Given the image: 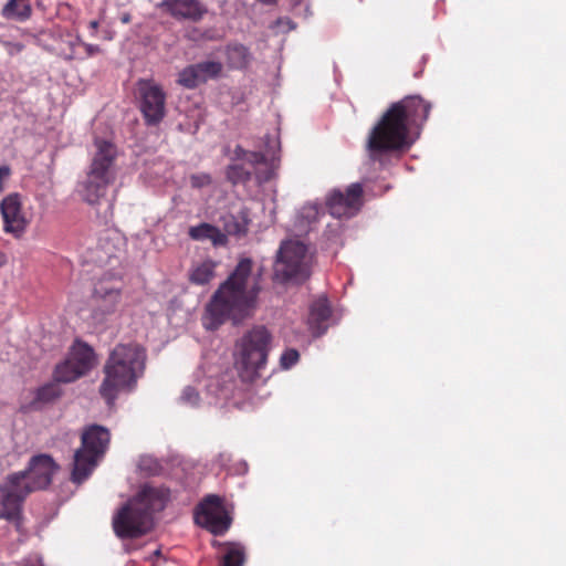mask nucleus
Returning <instances> with one entry per match:
<instances>
[{
	"instance_id": "obj_24",
	"label": "nucleus",
	"mask_w": 566,
	"mask_h": 566,
	"mask_svg": "<svg viewBox=\"0 0 566 566\" xmlns=\"http://www.w3.org/2000/svg\"><path fill=\"white\" fill-rule=\"evenodd\" d=\"M227 61L230 67L243 69L251 61V54L242 44L233 43L227 48Z\"/></svg>"
},
{
	"instance_id": "obj_13",
	"label": "nucleus",
	"mask_w": 566,
	"mask_h": 566,
	"mask_svg": "<svg viewBox=\"0 0 566 566\" xmlns=\"http://www.w3.org/2000/svg\"><path fill=\"white\" fill-rule=\"evenodd\" d=\"M139 108L147 125H156L166 113V95L163 88L153 81L140 80L137 83Z\"/></svg>"
},
{
	"instance_id": "obj_34",
	"label": "nucleus",
	"mask_w": 566,
	"mask_h": 566,
	"mask_svg": "<svg viewBox=\"0 0 566 566\" xmlns=\"http://www.w3.org/2000/svg\"><path fill=\"white\" fill-rule=\"evenodd\" d=\"M211 182V177L208 174H196L191 175L190 177V184L193 188H202Z\"/></svg>"
},
{
	"instance_id": "obj_10",
	"label": "nucleus",
	"mask_w": 566,
	"mask_h": 566,
	"mask_svg": "<svg viewBox=\"0 0 566 566\" xmlns=\"http://www.w3.org/2000/svg\"><path fill=\"white\" fill-rule=\"evenodd\" d=\"M122 283L115 276L105 274L94 286L92 296L93 318L103 323L113 314L120 301Z\"/></svg>"
},
{
	"instance_id": "obj_37",
	"label": "nucleus",
	"mask_w": 566,
	"mask_h": 566,
	"mask_svg": "<svg viewBox=\"0 0 566 566\" xmlns=\"http://www.w3.org/2000/svg\"><path fill=\"white\" fill-rule=\"evenodd\" d=\"M22 566H44V565H43L42 558L40 556L35 555V556L27 559Z\"/></svg>"
},
{
	"instance_id": "obj_4",
	"label": "nucleus",
	"mask_w": 566,
	"mask_h": 566,
	"mask_svg": "<svg viewBox=\"0 0 566 566\" xmlns=\"http://www.w3.org/2000/svg\"><path fill=\"white\" fill-rule=\"evenodd\" d=\"M146 353L138 344H119L104 366L105 378L99 387L102 397L112 405L122 390L134 388L145 370Z\"/></svg>"
},
{
	"instance_id": "obj_42",
	"label": "nucleus",
	"mask_w": 566,
	"mask_h": 566,
	"mask_svg": "<svg viewBox=\"0 0 566 566\" xmlns=\"http://www.w3.org/2000/svg\"><path fill=\"white\" fill-rule=\"evenodd\" d=\"M6 262L4 255L0 253V266H2Z\"/></svg>"
},
{
	"instance_id": "obj_25",
	"label": "nucleus",
	"mask_w": 566,
	"mask_h": 566,
	"mask_svg": "<svg viewBox=\"0 0 566 566\" xmlns=\"http://www.w3.org/2000/svg\"><path fill=\"white\" fill-rule=\"evenodd\" d=\"M31 13L28 0H9L3 7L2 14L6 18L27 19Z\"/></svg>"
},
{
	"instance_id": "obj_33",
	"label": "nucleus",
	"mask_w": 566,
	"mask_h": 566,
	"mask_svg": "<svg viewBox=\"0 0 566 566\" xmlns=\"http://www.w3.org/2000/svg\"><path fill=\"white\" fill-rule=\"evenodd\" d=\"M298 352L295 349H287L285 350L280 359L281 366L284 369H289L292 366H294L298 360Z\"/></svg>"
},
{
	"instance_id": "obj_31",
	"label": "nucleus",
	"mask_w": 566,
	"mask_h": 566,
	"mask_svg": "<svg viewBox=\"0 0 566 566\" xmlns=\"http://www.w3.org/2000/svg\"><path fill=\"white\" fill-rule=\"evenodd\" d=\"M200 395L197 388L187 386L180 395V401L190 407H197L200 403Z\"/></svg>"
},
{
	"instance_id": "obj_30",
	"label": "nucleus",
	"mask_w": 566,
	"mask_h": 566,
	"mask_svg": "<svg viewBox=\"0 0 566 566\" xmlns=\"http://www.w3.org/2000/svg\"><path fill=\"white\" fill-rule=\"evenodd\" d=\"M251 170L243 164H232L227 169V177L232 184L244 182L250 179Z\"/></svg>"
},
{
	"instance_id": "obj_39",
	"label": "nucleus",
	"mask_w": 566,
	"mask_h": 566,
	"mask_svg": "<svg viewBox=\"0 0 566 566\" xmlns=\"http://www.w3.org/2000/svg\"><path fill=\"white\" fill-rule=\"evenodd\" d=\"M277 24H279V25H286V27H289V29H290V30H291V29H294V24H293L289 19H285V20L280 19V20L277 21Z\"/></svg>"
},
{
	"instance_id": "obj_32",
	"label": "nucleus",
	"mask_w": 566,
	"mask_h": 566,
	"mask_svg": "<svg viewBox=\"0 0 566 566\" xmlns=\"http://www.w3.org/2000/svg\"><path fill=\"white\" fill-rule=\"evenodd\" d=\"M95 261L99 265H111L114 266L116 262H118V258L114 253H109L105 250V247L101 244L99 249L96 252Z\"/></svg>"
},
{
	"instance_id": "obj_14",
	"label": "nucleus",
	"mask_w": 566,
	"mask_h": 566,
	"mask_svg": "<svg viewBox=\"0 0 566 566\" xmlns=\"http://www.w3.org/2000/svg\"><path fill=\"white\" fill-rule=\"evenodd\" d=\"M20 474H10L0 484V520L14 522L19 518L27 493L19 484Z\"/></svg>"
},
{
	"instance_id": "obj_26",
	"label": "nucleus",
	"mask_w": 566,
	"mask_h": 566,
	"mask_svg": "<svg viewBox=\"0 0 566 566\" xmlns=\"http://www.w3.org/2000/svg\"><path fill=\"white\" fill-rule=\"evenodd\" d=\"M244 560V549L240 544L226 545V552L222 556L223 566H243Z\"/></svg>"
},
{
	"instance_id": "obj_43",
	"label": "nucleus",
	"mask_w": 566,
	"mask_h": 566,
	"mask_svg": "<svg viewBox=\"0 0 566 566\" xmlns=\"http://www.w3.org/2000/svg\"><path fill=\"white\" fill-rule=\"evenodd\" d=\"M154 555H155V556H159V555H160V551H159V549L155 551V552H154Z\"/></svg>"
},
{
	"instance_id": "obj_38",
	"label": "nucleus",
	"mask_w": 566,
	"mask_h": 566,
	"mask_svg": "<svg viewBox=\"0 0 566 566\" xmlns=\"http://www.w3.org/2000/svg\"><path fill=\"white\" fill-rule=\"evenodd\" d=\"M84 46H85V50H86L87 54L91 55V56L99 52V46L98 45L87 44L86 43V44H84Z\"/></svg>"
},
{
	"instance_id": "obj_29",
	"label": "nucleus",
	"mask_w": 566,
	"mask_h": 566,
	"mask_svg": "<svg viewBox=\"0 0 566 566\" xmlns=\"http://www.w3.org/2000/svg\"><path fill=\"white\" fill-rule=\"evenodd\" d=\"M196 65L199 71L201 82H206L209 78L218 76L222 70V64L216 61H206Z\"/></svg>"
},
{
	"instance_id": "obj_17",
	"label": "nucleus",
	"mask_w": 566,
	"mask_h": 566,
	"mask_svg": "<svg viewBox=\"0 0 566 566\" xmlns=\"http://www.w3.org/2000/svg\"><path fill=\"white\" fill-rule=\"evenodd\" d=\"M159 7L178 20L198 21L206 12L198 0H163Z\"/></svg>"
},
{
	"instance_id": "obj_18",
	"label": "nucleus",
	"mask_w": 566,
	"mask_h": 566,
	"mask_svg": "<svg viewBox=\"0 0 566 566\" xmlns=\"http://www.w3.org/2000/svg\"><path fill=\"white\" fill-rule=\"evenodd\" d=\"M280 149V142L276 136H266L263 151H247L241 146L234 149L237 159H242L251 166L265 163L269 159H274L275 154Z\"/></svg>"
},
{
	"instance_id": "obj_20",
	"label": "nucleus",
	"mask_w": 566,
	"mask_h": 566,
	"mask_svg": "<svg viewBox=\"0 0 566 566\" xmlns=\"http://www.w3.org/2000/svg\"><path fill=\"white\" fill-rule=\"evenodd\" d=\"M321 216H324L323 207L316 202H307L297 210L294 228L300 232H308L314 228Z\"/></svg>"
},
{
	"instance_id": "obj_1",
	"label": "nucleus",
	"mask_w": 566,
	"mask_h": 566,
	"mask_svg": "<svg viewBox=\"0 0 566 566\" xmlns=\"http://www.w3.org/2000/svg\"><path fill=\"white\" fill-rule=\"evenodd\" d=\"M260 292V274L252 272V261L241 260L206 305L202 325L214 331L228 319L241 323L252 316Z\"/></svg>"
},
{
	"instance_id": "obj_15",
	"label": "nucleus",
	"mask_w": 566,
	"mask_h": 566,
	"mask_svg": "<svg viewBox=\"0 0 566 566\" xmlns=\"http://www.w3.org/2000/svg\"><path fill=\"white\" fill-rule=\"evenodd\" d=\"M361 185L356 182L347 187L346 191L333 190L326 199L329 213L335 218H350L360 209Z\"/></svg>"
},
{
	"instance_id": "obj_16",
	"label": "nucleus",
	"mask_w": 566,
	"mask_h": 566,
	"mask_svg": "<svg viewBox=\"0 0 566 566\" xmlns=\"http://www.w3.org/2000/svg\"><path fill=\"white\" fill-rule=\"evenodd\" d=\"M0 211L4 223V231L20 235L27 227V219L22 212L21 200L18 193H10L0 202Z\"/></svg>"
},
{
	"instance_id": "obj_27",
	"label": "nucleus",
	"mask_w": 566,
	"mask_h": 566,
	"mask_svg": "<svg viewBox=\"0 0 566 566\" xmlns=\"http://www.w3.org/2000/svg\"><path fill=\"white\" fill-rule=\"evenodd\" d=\"M178 83L187 88H193L201 82L197 65H190L184 69L178 76Z\"/></svg>"
},
{
	"instance_id": "obj_6",
	"label": "nucleus",
	"mask_w": 566,
	"mask_h": 566,
	"mask_svg": "<svg viewBox=\"0 0 566 566\" xmlns=\"http://www.w3.org/2000/svg\"><path fill=\"white\" fill-rule=\"evenodd\" d=\"M271 334L263 326L247 332L235 345V366L245 379H253L264 368L271 348Z\"/></svg>"
},
{
	"instance_id": "obj_41",
	"label": "nucleus",
	"mask_w": 566,
	"mask_h": 566,
	"mask_svg": "<svg viewBox=\"0 0 566 566\" xmlns=\"http://www.w3.org/2000/svg\"><path fill=\"white\" fill-rule=\"evenodd\" d=\"M90 27L93 29V30H96L97 27H98V22L97 21H91L90 22Z\"/></svg>"
},
{
	"instance_id": "obj_22",
	"label": "nucleus",
	"mask_w": 566,
	"mask_h": 566,
	"mask_svg": "<svg viewBox=\"0 0 566 566\" xmlns=\"http://www.w3.org/2000/svg\"><path fill=\"white\" fill-rule=\"evenodd\" d=\"M189 235L193 240H210L213 245H223L227 242L226 234L209 223H201L197 227H191Z\"/></svg>"
},
{
	"instance_id": "obj_7",
	"label": "nucleus",
	"mask_w": 566,
	"mask_h": 566,
	"mask_svg": "<svg viewBox=\"0 0 566 566\" xmlns=\"http://www.w3.org/2000/svg\"><path fill=\"white\" fill-rule=\"evenodd\" d=\"M313 252L303 241L287 239L281 242L274 264V275L282 282L305 281L311 275Z\"/></svg>"
},
{
	"instance_id": "obj_2",
	"label": "nucleus",
	"mask_w": 566,
	"mask_h": 566,
	"mask_svg": "<svg viewBox=\"0 0 566 566\" xmlns=\"http://www.w3.org/2000/svg\"><path fill=\"white\" fill-rule=\"evenodd\" d=\"M431 104L420 96H408L390 106L373 127L367 139V151L373 161H380L384 154L408 149L416 140L410 128L423 124Z\"/></svg>"
},
{
	"instance_id": "obj_35",
	"label": "nucleus",
	"mask_w": 566,
	"mask_h": 566,
	"mask_svg": "<svg viewBox=\"0 0 566 566\" xmlns=\"http://www.w3.org/2000/svg\"><path fill=\"white\" fill-rule=\"evenodd\" d=\"M188 38L192 41L212 40L213 35L210 31L202 32L198 29H192L188 32Z\"/></svg>"
},
{
	"instance_id": "obj_23",
	"label": "nucleus",
	"mask_w": 566,
	"mask_h": 566,
	"mask_svg": "<svg viewBox=\"0 0 566 566\" xmlns=\"http://www.w3.org/2000/svg\"><path fill=\"white\" fill-rule=\"evenodd\" d=\"M214 268L216 263L211 260L195 264L189 273L190 282L197 285L209 283L214 276Z\"/></svg>"
},
{
	"instance_id": "obj_28",
	"label": "nucleus",
	"mask_w": 566,
	"mask_h": 566,
	"mask_svg": "<svg viewBox=\"0 0 566 566\" xmlns=\"http://www.w3.org/2000/svg\"><path fill=\"white\" fill-rule=\"evenodd\" d=\"M61 395L60 387L55 382H49L40 387L35 392L34 403H46Z\"/></svg>"
},
{
	"instance_id": "obj_21",
	"label": "nucleus",
	"mask_w": 566,
	"mask_h": 566,
	"mask_svg": "<svg viewBox=\"0 0 566 566\" xmlns=\"http://www.w3.org/2000/svg\"><path fill=\"white\" fill-rule=\"evenodd\" d=\"M250 221V209L243 207L235 214L224 217V231L230 235L241 238L247 234Z\"/></svg>"
},
{
	"instance_id": "obj_11",
	"label": "nucleus",
	"mask_w": 566,
	"mask_h": 566,
	"mask_svg": "<svg viewBox=\"0 0 566 566\" xmlns=\"http://www.w3.org/2000/svg\"><path fill=\"white\" fill-rule=\"evenodd\" d=\"M195 521L212 534L222 535L229 530L232 520L223 505L222 499L210 494L197 506Z\"/></svg>"
},
{
	"instance_id": "obj_40",
	"label": "nucleus",
	"mask_w": 566,
	"mask_h": 566,
	"mask_svg": "<svg viewBox=\"0 0 566 566\" xmlns=\"http://www.w3.org/2000/svg\"><path fill=\"white\" fill-rule=\"evenodd\" d=\"M120 20L123 23H128L130 21V15L126 13L120 18Z\"/></svg>"
},
{
	"instance_id": "obj_36",
	"label": "nucleus",
	"mask_w": 566,
	"mask_h": 566,
	"mask_svg": "<svg viewBox=\"0 0 566 566\" xmlns=\"http://www.w3.org/2000/svg\"><path fill=\"white\" fill-rule=\"evenodd\" d=\"M11 176V168L8 165L0 166V193L4 189L6 182L9 180Z\"/></svg>"
},
{
	"instance_id": "obj_9",
	"label": "nucleus",
	"mask_w": 566,
	"mask_h": 566,
	"mask_svg": "<svg viewBox=\"0 0 566 566\" xmlns=\"http://www.w3.org/2000/svg\"><path fill=\"white\" fill-rule=\"evenodd\" d=\"M96 364L92 347L82 342H76L64 361L56 365L54 380L56 382H72L87 374Z\"/></svg>"
},
{
	"instance_id": "obj_8",
	"label": "nucleus",
	"mask_w": 566,
	"mask_h": 566,
	"mask_svg": "<svg viewBox=\"0 0 566 566\" xmlns=\"http://www.w3.org/2000/svg\"><path fill=\"white\" fill-rule=\"evenodd\" d=\"M111 434L105 427L93 424L82 434V448L73 460L72 480L82 483L93 472L109 444Z\"/></svg>"
},
{
	"instance_id": "obj_3",
	"label": "nucleus",
	"mask_w": 566,
	"mask_h": 566,
	"mask_svg": "<svg viewBox=\"0 0 566 566\" xmlns=\"http://www.w3.org/2000/svg\"><path fill=\"white\" fill-rule=\"evenodd\" d=\"M168 500L165 489L143 486L113 516V528L117 537L136 538L154 526L155 514L164 510Z\"/></svg>"
},
{
	"instance_id": "obj_5",
	"label": "nucleus",
	"mask_w": 566,
	"mask_h": 566,
	"mask_svg": "<svg viewBox=\"0 0 566 566\" xmlns=\"http://www.w3.org/2000/svg\"><path fill=\"white\" fill-rule=\"evenodd\" d=\"M96 153L90 171L78 182L76 192L88 205H97L106 195L108 186L115 180V146L104 139L95 140Z\"/></svg>"
},
{
	"instance_id": "obj_12",
	"label": "nucleus",
	"mask_w": 566,
	"mask_h": 566,
	"mask_svg": "<svg viewBox=\"0 0 566 566\" xmlns=\"http://www.w3.org/2000/svg\"><path fill=\"white\" fill-rule=\"evenodd\" d=\"M56 469L57 467L50 455L39 454L31 458L27 470L15 474L21 475L19 484L28 495L35 490L46 488L51 483Z\"/></svg>"
},
{
	"instance_id": "obj_19",
	"label": "nucleus",
	"mask_w": 566,
	"mask_h": 566,
	"mask_svg": "<svg viewBox=\"0 0 566 566\" xmlns=\"http://www.w3.org/2000/svg\"><path fill=\"white\" fill-rule=\"evenodd\" d=\"M331 317V307L325 297L313 302L310 311L308 324L315 336L324 334L328 327L326 322Z\"/></svg>"
}]
</instances>
